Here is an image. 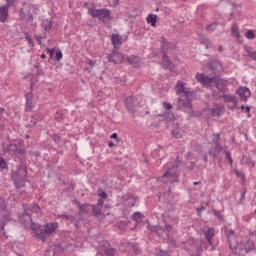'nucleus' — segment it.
Masks as SVG:
<instances>
[{"label": "nucleus", "instance_id": "f257e3e1", "mask_svg": "<svg viewBox=\"0 0 256 256\" xmlns=\"http://www.w3.org/2000/svg\"><path fill=\"white\" fill-rule=\"evenodd\" d=\"M59 223L50 222L46 223L43 226L39 224H31V229L35 234L34 237L45 243L47 241V235H53L57 231Z\"/></svg>", "mask_w": 256, "mask_h": 256}, {"label": "nucleus", "instance_id": "f03ea898", "mask_svg": "<svg viewBox=\"0 0 256 256\" xmlns=\"http://www.w3.org/2000/svg\"><path fill=\"white\" fill-rule=\"evenodd\" d=\"M3 153H8L9 155H25V150L23 149V140H14L12 143L2 144Z\"/></svg>", "mask_w": 256, "mask_h": 256}, {"label": "nucleus", "instance_id": "7ed1b4c3", "mask_svg": "<svg viewBox=\"0 0 256 256\" xmlns=\"http://www.w3.org/2000/svg\"><path fill=\"white\" fill-rule=\"evenodd\" d=\"M12 180L16 189H22V187H25V183L27 181V168L20 166L17 171L13 173Z\"/></svg>", "mask_w": 256, "mask_h": 256}, {"label": "nucleus", "instance_id": "20e7f679", "mask_svg": "<svg viewBox=\"0 0 256 256\" xmlns=\"http://www.w3.org/2000/svg\"><path fill=\"white\" fill-rule=\"evenodd\" d=\"M89 14L91 15V17H96L97 19H99V21H102V23H105L107 19H111V10L107 8H102V9L91 8L89 10Z\"/></svg>", "mask_w": 256, "mask_h": 256}, {"label": "nucleus", "instance_id": "39448f33", "mask_svg": "<svg viewBox=\"0 0 256 256\" xmlns=\"http://www.w3.org/2000/svg\"><path fill=\"white\" fill-rule=\"evenodd\" d=\"M224 235L227 238V243L229 245V249L233 251V249H237V238L235 237V230L230 227H226L224 230Z\"/></svg>", "mask_w": 256, "mask_h": 256}, {"label": "nucleus", "instance_id": "423d86ee", "mask_svg": "<svg viewBox=\"0 0 256 256\" xmlns=\"http://www.w3.org/2000/svg\"><path fill=\"white\" fill-rule=\"evenodd\" d=\"M107 59L109 63L118 65V63H125V55H123L118 50H113L110 54H107Z\"/></svg>", "mask_w": 256, "mask_h": 256}, {"label": "nucleus", "instance_id": "0eeeda50", "mask_svg": "<svg viewBox=\"0 0 256 256\" xmlns=\"http://www.w3.org/2000/svg\"><path fill=\"white\" fill-rule=\"evenodd\" d=\"M124 106L129 115L135 117V113H137V106L135 105L133 96H128L124 99Z\"/></svg>", "mask_w": 256, "mask_h": 256}, {"label": "nucleus", "instance_id": "6e6552de", "mask_svg": "<svg viewBox=\"0 0 256 256\" xmlns=\"http://www.w3.org/2000/svg\"><path fill=\"white\" fill-rule=\"evenodd\" d=\"M196 79L201 85H204V87H211V84L215 82V77L205 76L203 73H198Z\"/></svg>", "mask_w": 256, "mask_h": 256}, {"label": "nucleus", "instance_id": "1a4fd4ad", "mask_svg": "<svg viewBox=\"0 0 256 256\" xmlns=\"http://www.w3.org/2000/svg\"><path fill=\"white\" fill-rule=\"evenodd\" d=\"M160 43V53L167 54L169 53L170 49H173V47H175V44H173V42L167 41L166 38H164L163 36H161L160 38Z\"/></svg>", "mask_w": 256, "mask_h": 256}, {"label": "nucleus", "instance_id": "9d476101", "mask_svg": "<svg viewBox=\"0 0 256 256\" xmlns=\"http://www.w3.org/2000/svg\"><path fill=\"white\" fill-rule=\"evenodd\" d=\"M208 69L213 71L214 75H219L223 71V65L218 60L211 61L207 64Z\"/></svg>", "mask_w": 256, "mask_h": 256}, {"label": "nucleus", "instance_id": "9b49d317", "mask_svg": "<svg viewBox=\"0 0 256 256\" xmlns=\"http://www.w3.org/2000/svg\"><path fill=\"white\" fill-rule=\"evenodd\" d=\"M137 202V197H135L133 194L128 193L125 194L122 197V203L126 206V207H135V203Z\"/></svg>", "mask_w": 256, "mask_h": 256}, {"label": "nucleus", "instance_id": "f8f14e48", "mask_svg": "<svg viewBox=\"0 0 256 256\" xmlns=\"http://www.w3.org/2000/svg\"><path fill=\"white\" fill-rule=\"evenodd\" d=\"M26 104H25V111L28 113L33 111L35 108V103L33 102V92H28L25 94Z\"/></svg>", "mask_w": 256, "mask_h": 256}, {"label": "nucleus", "instance_id": "ddd939ff", "mask_svg": "<svg viewBox=\"0 0 256 256\" xmlns=\"http://www.w3.org/2000/svg\"><path fill=\"white\" fill-rule=\"evenodd\" d=\"M103 203H105V201H103V199H98L97 204H90V207H92V215H94V217H99V215H101V210L103 209Z\"/></svg>", "mask_w": 256, "mask_h": 256}, {"label": "nucleus", "instance_id": "4468645a", "mask_svg": "<svg viewBox=\"0 0 256 256\" xmlns=\"http://www.w3.org/2000/svg\"><path fill=\"white\" fill-rule=\"evenodd\" d=\"M111 43L114 49H119V47L123 45V36L119 35L118 33H113L111 35Z\"/></svg>", "mask_w": 256, "mask_h": 256}, {"label": "nucleus", "instance_id": "2eb2a0df", "mask_svg": "<svg viewBox=\"0 0 256 256\" xmlns=\"http://www.w3.org/2000/svg\"><path fill=\"white\" fill-rule=\"evenodd\" d=\"M178 105L184 109H189V111L193 109V103L191 102V99H189V96L178 98Z\"/></svg>", "mask_w": 256, "mask_h": 256}, {"label": "nucleus", "instance_id": "dca6fc26", "mask_svg": "<svg viewBox=\"0 0 256 256\" xmlns=\"http://www.w3.org/2000/svg\"><path fill=\"white\" fill-rule=\"evenodd\" d=\"M214 84L216 89L220 91V93H227V84L224 80L217 78L214 76Z\"/></svg>", "mask_w": 256, "mask_h": 256}, {"label": "nucleus", "instance_id": "f3484780", "mask_svg": "<svg viewBox=\"0 0 256 256\" xmlns=\"http://www.w3.org/2000/svg\"><path fill=\"white\" fill-rule=\"evenodd\" d=\"M237 94L239 95L241 101H247L251 97V91L247 87H240L237 89Z\"/></svg>", "mask_w": 256, "mask_h": 256}, {"label": "nucleus", "instance_id": "a211bd4d", "mask_svg": "<svg viewBox=\"0 0 256 256\" xmlns=\"http://www.w3.org/2000/svg\"><path fill=\"white\" fill-rule=\"evenodd\" d=\"M176 93L177 95L182 94L181 97H189L190 95H192L191 92L185 90V84H183V82L181 81H178L176 85Z\"/></svg>", "mask_w": 256, "mask_h": 256}, {"label": "nucleus", "instance_id": "6ab92c4d", "mask_svg": "<svg viewBox=\"0 0 256 256\" xmlns=\"http://www.w3.org/2000/svg\"><path fill=\"white\" fill-rule=\"evenodd\" d=\"M204 237L209 245H213V237H215V228L207 227V230L204 231Z\"/></svg>", "mask_w": 256, "mask_h": 256}, {"label": "nucleus", "instance_id": "aec40b11", "mask_svg": "<svg viewBox=\"0 0 256 256\" xmlns=\"http://www.w3.org/2000/svg\"><path fill=\"white\" fill-rule=\"evenodd\" d=\"M220 99H224V103H234V106L231 109L237 107V97L231 94H223L220 96Z\"/></svg>", "mask_w": 256, "mask_h": 256}, {"label": "nucleus", "instance_id": "412c9836", "mask_svg": "<svg viewBox=\"0 0 256 256\" xmlns=\"http://www.w3.org/2000/svg\"><path fill=\"white\" fill-rule=\"evenodd\" d=\"M9 18V8L7 6H0V23H7Z\"/></svg>", "mask_w": 256, "mask_h": 256}, {"label": "nucleus", "instance_id": "4be33fe9", "mask_svg": "<svg viewBox=\"0 0 256 256\" xmlns=\"http://www.w3.org/2000/svg\"><path fill=\"white\" fill-rule=\"evenodd\" d=\"M76 205H78L80 215H85V213H89V211H91V204L89 203L81 204V202L77 201Z\"/></svg>", "mask_w": 256, "mask_h": 256}, {"label": "nucleus", "instance_id": "5701e85b", "mask_svg": "<svg viewBox=\"0 0 256 256\" xmlns=\"http://www.w3.org/2000/svg\"><path fill=\"white\" fill-rule=\"evenodd\" d=\"M220 140H221V135L219 133H214L212 141L215 145V151L217 152L223 151V146H221V143H219Z\"/></svg>", "mask_w": 256, "mask_h": 256}, {"label": "nucleus", "instance_id": "b1692460", "mask_svg": "<svg viewBox=\"0 0 256 256\" xmlns=\"http://www.w3.org/2000/svg\"><path fill=\"white\" fill-rule=\"evenodd\" d=\"M29 208H30V214L31 215H35V217H42V215H43V212H41V207H39V205H37V204H31L30 206H29Z\"/></svg>", "mask_w": 256, "mask_h": 256}, {"label": "nucleus", "instance_id": "393cba45", "mask_svg": "<svg viewBox=\"0 0 256 256\" xmlns=\"http://www.w3.org/2000/svg\"><path fill=\"white\" fill-rule=\"evenodd\" d=\"M125 61H128L129 65H139L140 59L138 56L131 55V56H125Z\"/></svg>", "mask_w": 256, "mask_h": 256}, {"label": "nucleus", "instance_id": "a878e982", "mask_svg": "<svg viewBox=\"0 0 256 256\" xmlns=\"http://www.w3.org/2000/svg\"><path fill=\"white\" fill-rule=\"evenodd\" d=\"M173 177H175V172H173V168H168V170L162 175L160 180L165 181V179H171Z\"/></svg>", "mask_w": 256, "mask_h": 256}, {"label": "nucleus", "instance_id": "bb28decb", "mask_svg": "<svg viewBox=\"0 0 256 256\" xmlns=\"http://www.w3.org/2000/svg\"><path fill=\"white\" fill-rule=\"evenodd\" d=\"M146 21L147 23H150L151 27H155L157 25V15L148 14Z\"/></svg>", "mask_w": 256, "mask_h": 256}, {"label": "nucleus", "instance_id": "cd10ccee", "mask_svg": "<svg viewBox=\"0 0 256 256\" xmlns=\"http://www.w3.org/2000/svg\"><path fill=\"white\" fill-rule=\"evenodd\" d=\"M231 35H232V37H235L236 39H239V37H240L239 26H237V24H232V26H231Z\"/></svg>", "mask_w": 256, "mask_h": 256}, {"label": "nucleus", "instance_id": "c85d7f7f", "mask_svg": "<svg viewBox=\"0 0 256 256\" xmlns=\"http://www.w3.org/2000/svg\"><path fill=\"white\" fill-rule=\"evenodd\" d=\"M244 249H245L246 253H249V251H254L255 250V243H253V241L245 242Z\"/></svg>", "mask_w": 256, "mask_h": 256}, {"label": "nucleus", "instance_id": "c756f323", "mask_svg": "<svg viewBox=\"0 0 256 256\" xmlns=\"http://www.w3.org/2000/svg\"><path fill=\"white\" fill-rule=\"evenodd\" d=\"M0 171H9V164L3 157H0Z\"/></svg>", "mask_w": 256, "mask_h": 256}, {"label": "nucleus", "instance_id": "7c9ffc66", "mask_svg": "<svg viewBox=\"0 0 256 256\" xmlns=\"http://www.w3.org/2000/svg\"><path fill=\"white\" fill-rule=\"evenodd\" d=\"M41 25L44 28V31H51L53 22H51V20H44Z\"/></svg>", "mask_w": 256, "mask_h": 256}, {"label": "nucleus", "instance_id": "2f4dec72", "mask_svg": "<svg viewBox=\"0 0 256 256\" xmlns=\"http://www.w3.org/2000/svg\"><path fill=\"white\" fill-rule=\"evenodd\" d=\"M117 249L113 247H105L104 248V253L106 256H115Z\"/></svg>", "mask_w": 256, "mask_h": 256}, {"label": "nucleus", "instance_id": "473e14b6", "mask_svg": "<svg viewBox=\"0 0 256 256\" xmlns=\"http://www.w3.org/2000/svg\"><path fill=\"white\" fill-rule=\"evenodd\" d=\"M131 219L132 221H137L138 223H140V221L143 219V213L135 212L131 215Z\"/></svg>", "mask_w": 256, "mask_h": 256}, {"label": "nucleus", "instance_id": "72a5a7b5", "mask_svg": "<svg viewBox=\"0 0 256 256\" xmlns=\"http://www.w3.org/2000/svg\"><path fill=\"white\" fill-rule=\"evenodd\" d=\"M162 55V61L163 63H166V67H169L170 65H173V63L171 62V59H169V56L165 53H161Z\"/></svg>", "mask_w": 256, "mask_h": 256}, {"label": "nucleus", "instance_id": "f704fd0d", "mask_svg": "<svg viewBox=\"0 0 256 256\" xmlns=\"http://www.w3.org/2000/svg\"><path fill=\"white\" fill-rule=\"evenodd\" d=\"M22 217H28L29 221H33V219L31 218V210L29 206L24 208V211L22 212Z\"/></svg>", "mask_w": 256, "mask_h": 256}, {"label": "nucleus", "instance_id": "c9c22d12", "mask_svg": "<svg viewBox=\"0 0 256 256\" xmlns=\"http://www.w3.org/2000/svg\"><path fill=\"white\" fill-rule=\"evenodd\" d=\"M207 205H208L207 203L203 202V203H201V206L196 209V215L198 217H201V213H202V211H205V207H207Z\"/></svg>", "mask_w": 256, "mask_h": 256}, {"label": "nucleus", "instance_id": "e433bc0d", "mask_svg": "<svg viewBox=\"0 0 256 256\" xmlns=\"http://www.w3.org/2000/svg\"><path fill=\"white\" fill-rule=\"evenodd\" d=\"M213 215H214V217H217L219 221H221L222 223H225V218L221 215V212L214 209Z\"/></svg>", "mask_w": 256, "mask_h": 256}, {"label": "nucleus", "instance_id": "4c0bfd02", "mask_svg": "<svg viewBox=\"0 0 256 256\" xmlns=\"http://www.w3.org/2000/svg\"><path fill=\"white\" fill-rule=\"evenodd\" d=\"M217 27H219V24L217 22H214L208 26H206V31H215V29H217Z\"/></svg>", "mask_w": 256, "mask_h": 256}, {"label": "nucleus", "instance_id": "58836bf2", "mask_svg": "<svg viewBox=\"0 0 256 256\" xmlns=\"http://www.w3.org/2000/svg\"><path fill=\"white\" fill-rule=\"evenodd\" d=\"M156 152L158 153L159 159H164L165 158V149L163 147H159Z\"/></svg>", "mask_w": 256, "mask_h": 256}, {"label": "nucleus", "instance_id": "ea45409f", "mask_svg": "<svg viewBox=\"0 0 256 256\" xmlns=\"http://www.w3.org/2000/svg\"><path fill=\"white\" fill-rule=\"evenodd\" d=\"M0 231L2 233V236L5 237V239H9V236L7 235V231H5V223H0Z\"/></svg>", "mask_w": 256, "mask_h": 256}, {"label": "nucleus", "instance_id": "a19ab883", "mask_svg": "<svg viewBox=\"0 0 256 256\" xmlns=\"http://www.w3.org/2000/svg\"><path fill=\"white\" fill-rule=\"evenodd\" d=\"M25 39H26V41H28V45L35 47V43L33 42L31 35H29V33H27V32H25Z\"/></svg>", "mask_w": 256, "mask_h": 256}, {"label": "nucleus", "instance_id": "79ce46f5", "mask_svg": "<svg viewBox=\"0 0 256 256\" xmlns=\"http://www.w3.org/2000/svg\"><path fill=\"white\" fill-rule=\"evenodd\" d=\"M210 113H211L212 115H218V116H219V115L222 114L221 108H215V107H213V108H211Z\"/></svg>", "mask_w": 256, "mask_h": 256}, {"label": "nucleus", "instance_id": "37998d69", "mask_svg": "<svg viewBox=\"0 0 256 256\" xmlns=\"http://www.w3.org/2000/svg\"><path fill=\"white\" fill-rule=\"evenodd\" d=\"M225 155H226V159L229 162L230 165H233V158L231 157V152L225 150L224 151Z\"/></svg>", "mask_w": 256, "mask_h": 256}, {"label": "nucleus", "instance_id": "c03bdc74", "mask_svg": "<svg viewBox=\"0 0 256 256\" xmlns=\"http://www.w3.org/2000/svg\"><path fill=\"white\" fill-rule=\"evenodd\" d=\"M18 15H19V18H20L22 21H25L27 14H25V11L23 10V8H20V9H19Z\"/></svg>", "mask_w": 256, "mask_h": 256}, {"label": "nucleus", "instance_id": "a18cd8bd", "mask_svg": "<svg viewBox=\"0 0 256 256\" xmlns=\"http://www.w3.org/2000/svg\"><path fill=\"white\" fill-rule=\"evenodd\" d=\"M246 39H255V33L253 30H248L245 34Z\"/></svg>", "mask_w": 256, "mask_h": 256}, {"label": "nucleus", "instance_id": "49530a36", "mask_svg": "<svg viewBox=\"0 0 256 256\" xmlns=\"http://www.w3.org/2000/svg\"><path fill=\"white\" fill-rule=\"evenodd\" d=\"M98 196L101 197L100 199H107V192H105L103 189L98 190Z\"/></svg>", "mask_w": 256, "mask_h": 256}, {"label": "nucleus", "instance_id": "de8ad7c7", "mask_svg": "<svg viewBox=\"0 0 256 256\" xmlns=\"http://www.w3.org/2000/svg\"><path fill=\"white\" fill-rule=\"evenodd\" d=\"M6 4L3 5L4 7H7V9H9V7H13V5H15V3H17V0H5Z\"/></svg>", "mask_w": 256, "mask_h": 256}, {"label": "nucleus", "instance_id": "09e8293b", "mask_svg": "<svg viewBox=\"0 0 256 256\" xmlns=\"http://www.w3.org/2000/svg\"><path fill=\"white\" fill-rule=\"evenodd\" d=\"M240 195H241L240 204L243 205V203H245V195H247V189H244L243 191H241Z\"/></svg>", "mask_w": 256, "mask_h": 256}, {"label": "nucleus", "instance_id": "8fccbe9b", "mask_svg": "<svg viewBox=\"0 0 256 256\" xmlns=\"http://www.w3.org/2000/svg\"><path fill=\"white\" fill-rule=\"evenodd\" d=\"M59 217H61L62 219H67L68 221H73L75 219V217H73L71 215H67L65 213L60 214Z\"/></svg>", "mask_w": 256, "mask_h": 256}, {"label": "nucleus", "instance_id": "3c124183", "mask_svg": "<svg viewBox=\"0 0 256 256\" xmlns=\"http://www.w3.org/2000/svg\"><path fill=\"white\" fill-rule=\"evenodd\" d=\"M33 19H34L33 14L31 13V11H28L26 18L24 20L27 21V23H31Z\"/></svg>", "mask_w": 256, "mask_h": 256}, {"label": "nucleus", "instance_id": "603ef678", "mask_svg": "<svg viewBox=\"0 0 256 256\" xmlns=\"http://www.w3.org/2000/svg\"><path fill=\"white\" fill-rule=\"evenodd\" d=\"M162 231H173V225L165 222V226H164V229L162 228Z\"/></svg>", "mask_w": 256, "mask_h": 256}, {"label": "nucleus", "instance_id": "864d4df0", "mask_svg": "<svg viewBox=\"0 0 256 256\" xmlns=\"http://www.w3.org/2000/svg\"><path fill=\"white\" fill-rule=\"evenodd\" d=\"M163 107L166 109V111H171L173 109V105L169 102H163Z\"/></svg>", "mask_w": 256, "mask_h": 256}, {"label": "nucleus", "instance_id": "5fc2aeb1", "mask_svg": "<svg viewBox=\"0 0 256 256\" xmlns=\"http://www.w3.org/2000/svg\"><path fill=\"white\" fill-rule=\"evenodd\" d=\"M61 59H63V52H61V50H58L56 52L55 60L56 61H61Z\"/></svg>", "mask_w": 256, "mask_h": 256}, {"label": "nucleus", "instance_id": "6e6d98bb", "mask_svg": "<svg viewBox=\"0 0 256 256\" xmlns=\"http://www.w3.org/2000/svg\"><path fill=\"white\" fill-rule=\"evenodd\" d=\"M162 227H157V226H154L151 228V231H153L154 233H157V235H161L159 234V231H162Z\"/></svg>", "mask_w": 256, "mask_h": 256}, {"label": "nucleus", "instance_id": "4d7b16f0", "mask_svg": "<svg viewBox=\"0 0 256 256\" xmlns=\"http://www.w3.org/2000/svg\"><path fill=\"white\" fill-rule=\"evenodd\" d=\"M157 256H171L168 251L165 250H159V253Z\"/></svg>", "mask_w": 256, "mask_h": 256}, {"label": "nucleus", "instance_id": "13d9d810", "mask_svg": "<svg viewBox=\"0 0 256 256\" xmlns=\"http://www.w3.org/2000/svg\"><path fill=\"white\" fill-rule=\"evenodd\" d=\"M47 51L50 55V58L53 59V55H55V48H47Z\"/></svg>", "mask_w": 256, "mask_h": 256}, {"label": "nucleus", "instance_id": "bf43d9fd", "mask_svg": "<svg viewBox=\"0 0 256 256\" xmlns=\"http://www.w3.org/2000/svg\"><path fill=\"white\" fill-rule=\"evenodd\" d=\"M52 139H53V141H55V143H59V141H61V137L57 134H54L52 136Z\"/></svg>", "mask_w": 256, "mask_h": 256}, {"label": "nucleus", "instance_id": "052dcab7", "mask_svg": "<svg viewBox=\"0 0 256 256\" xmlns=\"http://www.w3.org/2000/svg\"><path fill=\"white\" fill-rule=\"evenodd\" d=\"M217 153H218V152L215 151V150H214V152H213V150H209V151H208V155H210L211 157H213V159H215V157H217Z\"/></svg>", "mask_w": 256, "mask_h": 256}, {"label": "nucleus", "instance_id": "680f3d73", "mask_svg": "<svg viewBox=\"0 0 256 256\" xmlns=\"http://www.w3.org/2000/svg\"><path fill=\"white\" fill-rule=\"evenodd\" d=\"M245 51H246L248 57H250V53H253V52L251 51V47H246V48H245Z\"/></svg>", "mask_w": 256, "mask_h": 256}, {"label": "nucleus", "instance_id": "e2e57ef3", "mask_svg": "<svg viewBox=\"0 0 256 256\" xmlns=\"http://www.w3.org/2000/svg\"><path fill=\"white\" fill-rule=\"evenodd\" d=\"M249 57H251V59L256 61V52H250V56Z\"/></svg>", "mask_w": 256, "mask_h": 256}, {"label": "nucleus", "instance_id": "0e129e2a", "mask_svg": "<svg viewBox=\"0 0 256 256\" xmlns=\"http://www.w3.org/2000/svg\"><path fill=\"white\" fill-rule=\"evenodd\" d=\"M111 139H116V141H119V137H118L117 133H113L111 135Z\"/></svg>", "mask_w": 256, "mask_h": 256}, {"label": "nucleus", "instance_id": "69168bd1", "mask_svg": "<svg viewBox=\"0 0 256 256\" xmlns=\"http://www.w3.org/2000/svg\"><path fill=\"white\" fill-rule=\"evenodd\" d=\"M89 65H90V67H95V61L90 60V61H89Z\"/></svg>", "mask_w": 256, "mask_h": 256}, {"label": "nucleus", "instance_id": "338daca9", "mask_svg": "<svg viewBox=\"0 0 256 256\" xmlns=\"http://www.w3.org/2000/svg\"><path fill=\"white\" fill-rule=\"evenodd\" d=\"M36 39H37L38 43L41 44V39H43V36H36Z\"/></svg>", "mask_w": 256, "mask_h": 256}, {"label": "nucleus", "instance_id": "774afa93", "mask_svg": "<svg viewBox=\"0 0 256 256\" xmlns=\"http://www.w3.org/2000/svg\"><path fill=\"white\" fill-rule=\"evenodd\" d=\"M3 113H5V108L0 107V116L3 115Z\"/></svg>", "mask_w": 256, "mask_h": 256}]
</instances>
